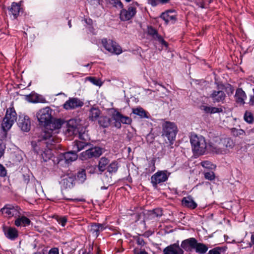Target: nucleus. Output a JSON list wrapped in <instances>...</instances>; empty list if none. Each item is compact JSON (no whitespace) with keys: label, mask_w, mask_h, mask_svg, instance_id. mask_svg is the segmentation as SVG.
<instances>
[{"label":"nucleus","mask_w":254,"mask_h":254,"mask_svg":"<svg viewBox=\"0 0 254 254\" xmlns=\"http://www.w3.org/2000/svg\"><path fill=\"white\" fill-rule=\"evenodd\" d=\"M233 140L229 137H216L210 144L212 152L216 154H226L235 146Z\"/></svg>","instance_id":"1"},{"label":"nucleus","mask_w":254,"mask_h":254,"mask_svg":"<svg viewBox=\"0 0 254 254\" xmlns=\"http://www.w3.org/2000/svg\"><path fill=\"white\" fill-rule=\"evenodd\" d=\"M52 137L51 133H46L45 132L43 135V139L42 140H38L37 142H32L34 151L38 154H40L41 158L44 162H47L52 159L53 154L51 149L46 148L47 147L48 139Z\"/></svg>","instance_id":"2"},{"label":"nucleus","mask_w":254,"mask_h":254,"mask_svg":"<svg viewBox=\"0 0 254 254\" xmlns=\"http://www.w3.org/2000/svg\"><path fill=\"white\" fill-rule=\"evenodd\" d=\"M177 132V127L174 123L166 122L162 125V136L167 139H165L166 144L165 147H167L168 149L173 148V145Z\"/></svg>","instance_id":"3"},{"label":"nucleus","mask_w":254,"mask_h":254,"mask_svg":"<svg viewBox=\"0 0 254 254\" xmlns=\"http://www.w3.org/2000/svg\"><path fill=\"white\" fill-rule=\"evenodd\" d=\"M190 141L194 154L202 155L205 152L207 143L204 137L193 134L191 136Z\"/></svg>","instance_id":"4"},{"label":"nucleus","mask_w":254,"mask_h":254,"mask_svg":"<svg viewBox=\"0 0 254 254\" xmlns=\"http://www.w3.org/2000/svg\"><path fill=\"white\" fill-rule=\"evenodd\" d=\"M81 120L77 119H72L66 123V131L69 135H79L80 139H84L82 132L84 131V127L81 123Z\"/></svg>","instance_id":"5"},{"label":"nucleus","mask_w":254,"mask_h":254,"mask_svg":"<svg viewBox=\"0 0 254 254\" xmlns=\"http://www.w3.org/2000/svg\"><path fill=\"white\" fill-rule=\"evenodd\" d=\"M52 110L47 107L39 110L36 113V117L40 126L47 127L52 120Z\"/></svg>","instance_id":"6"},{"label":"nucleus","mask_w":254,"mask_h":254,"mask_svg":"<svg viewBox=\"0 0 254 254\" xmlns=\"http://www.w3.org/2000/svg\"><path fill=\"white\" fill-rule=\"evenodd\" d=\"M0 211L4 217L9 219L14 217L15 219L18 216H20V215L25 213L18 205L10 204L5 205Z\"/></svg>","instance_id":"7"},{"label":"nucleus","mask_w":254,"mask_h":254,"mask_svg":"<svg viewBox=\"0 0 254 254\" xmlns=\"http://www.w3.org/2000/svg\"><path fill=\"white\" fill-rule=\"evenodd\" d=\"M102 43L106 50L112 53L119 55L122 52L121 47L112 40L103 39L102 40Z\"/></svg>","instance_id":"8"},{"label":"nucleus","mask_w":254,"mask_h":254,"mask_svg":"<svg viewBox=\"0 0 254 254\" xmlns=\"http://www.w3.org/2000/svg\"><path fill=\"white\" fill-rule=\"evenodd\" d=\"M102 154V149L99 147L89 148L81 153L80 158L82 160H87L92 158L99 157Z\"/></svg>","instance_id":"9"},{"label":"nucleus","mask_w":254,"mask_h":254,"mask_svg":"<svg viewBox=\"0 0 254 254\" xmlns=\"http://www.w3.org/2000/svg\"><path fill=\"white\" fill-rule=\"evenodd\" d=\"M168 175L166 171H158L151 177V182L153 187H156L157 185L167 180Z\"/></svg>","instance_id":"10"},{"label":"nucleus","mask_w":254,"mask_h":254,"mask_svg":"<svg viewBox=\"0 0 254 254\" xmlns=\"http://www.w3.org/2000/svg\"><path fill=\"white\" fill-rule=\"evenodd\" d=\"M83 105V103L77 98H69L63 105V108L66 110H73Z\"/></svg>","instance_id":"11"},{"label":"nucleus","mask_w":254,"mask_h":254,"mask_svg":"<svg viewBox=\"0 0 254 254\" xmlns=\"http://www.w3.org/2000/svg\"><path fill=\"white\" fill-rule=\"evenodd\" d=\"M164 254H184L183 250L179 246V241L170 245L163 250Z\"/></svg>","instance_id":"12"},{"label":"nucleus","mask_w":254,"mask_h":254,"mask_svg":"<svg viewBox=\"0 0 254 254\" xmlns=\"http://www.w3.org/2000/svg\"><path fill=\"white\" fill-rule=\"evenodd\" d=\"M18 125L22 131H29L31 128V121L29 117L25 115L20 116Z\"/></svg>","instance_id":"13"},{"label":"nucleus","mask_w":254,"mask_h":254,"mask_svg":"<svg viewBox=\"0 0 254 254\" xmlns=\"http://www.w3.org/2000/svg\"><path fill=\"white\" fill-rule=\"evenodd\" d=\"M136 8L132 6L128 7L127 10L123 9L120 12V18L122 21L130 19L136 13Z\"/></svg>","instance_id":"14"},{"label":"nucleus","mask_w":254,"mask_h":254,"mask_svg":"<svg viewBox=\"0 0 254 254\" xmlns=\"http://www.w3.org/2000/svg\"><path fill=\"white\" fill-rule=\"evenodd\" d=\"M196 241L197 240L194 238L186 239L182 242L181 248L186 251L191 252L193 249H194Z\"/></svg>","instance_id":"15"},{"label":"nucleus","mask_w":254,"mask_h":254,"mask_svg":"<svg viewBox=\"0 0 254 254\" xmlns=\"http://www.w3.org/2000/svg\"><path fill=\"white\" fill-rule=\"evenodd\" d=\"M226 97V94L222 90H213L210 95V98L214 103L223 102Z\"/></svg>","instance_id":"16"},{"label":"nucleus","mask_w":254,"mask_h":254,"mask_svg":"<svg viewBox=\"0 0 254 254\" xmlns=\"http://www.w3.org/2000/svg\"><path fill=\"white\" fill-rule=\"evenodd\" d=\"M3 232L6 237L14 240L18 237V231L14 227H3Z\"/></svg>","instance_id":"17"},{"label":"nucleus","mask_w":254,"mask_h":254,"mask_svg":"<svg viewBox=\"0 0 254 254\" xmlns=\"http://www.w3.org/2000/svg\"><path fill=\"white\" fill-rule=\"evenodd\" d=\"M75 180L74 176H64L61 181V184L64 189L71 188L73 186V182Z\"/></svg>","instance_id":"18"},{"label":"nucleus","mask_w":254,"mask_h":254,"mask_svg":"<svg viewBox=\"0 0 254 254\" xmlns=\"http://www.w3.org/2000/svg\"><path fill=\"white\" fill-rule=\"evenodd\" d=\"M106 227L105 224L94 223L90 226V232L97 237L100 232L105 229Z\"/></svg>","instance_id":"19"},{"label":"nucleus","mask_w":254,"mask_h":254,"mask_svg":"<svg viewBox=\"0 0 254 254\" xmlns=\"http://www.w3.org/2000/svg\"><path fill=\"white\" fill-rule=\"evenodd\" d=\"M83 134V138L84 139H80L81 140H75L73 142V149L76 152H79L81 150L83 149L85 147L90 145V143L86 142L85 141L86 139L84 137V133Z\"/></svg>","instance_id":"20"},{"label":"nucleus","mask_w":254,"mask_h":254,"mask_svg":"<svg viewBox=\"0 0 254 254\" xmlns=\"http://www.w3.org/2000/svg\"><path fill=\"white\" fill-rule=\"evenodd\" d=\"M20 215V216H18L15 219L14 225L17 227H25L29 225L31 221L24 216V213Z\"/></svg>","instance_id":"21"},{"label":"nucleus","mask_w":254,"mask_h":254,"mask_svg":"<svg viewBox=\"0 0 254 254\" xmlns=\"http://www.w3.org/2000/svg\"><path fill=\"white\" fill-rule=\"evenodd\" d=\"M173 13L172 11L168 10L163 12L161 14L160 17L165 21L166 24H168L170 21L174 22L176 20V17L175 15L171 14Z\"/></svg>","instance_id":"22"},{"label":"nucleus","mask_w":254,"mask_h":254,"mask_svg":"<svg viewBox=\"0 0 254 254\" xmlns=\"http://www.w3.org/2000/svg\"><path fill=\"white\" fill-rule=\"evenodd\" d=\"M235 98L237 103L241 104H244L247 99V96L245 92L241 89H238L235 93Z\"/></svg>","instance_id":"23"},{"label":"nucleus","mask_w":254,"mask_h":254,"mask_svg":"<svg viewBox=\"0 0 254 254\" xmlns=\"http://www.w3.org/2000/svg\"><path fill=\"white\" fill-rule=\"evenodd\" d=\"M122 115L119 112L117 111H114L112 115V119L114 121V125L118 128L121 127Z\"/></svg>","instance_id":"24"},{"label":"nucleus","mask_w":254,"mask_h":254,"mask_svg":"<svg viewBox=\"0 0 254 254\" xmlns=\"http://www.w3.org/2000/svg\"><path fill=\"white\" fill-rule=\"evenodd\" d=\"M63 124L64 121L62 119H56L53 121L52 120L47 127V128L49 127L50 129L53 131L54 130L60 128Z\"/></svg>","instance_id":"25"},{"label":"nucleus","mask_w":254,"mask_h":254,"mask_svg":"<svg viewBox=\"0 0 254 254\" xmlns=\"http://www.w3.org/2000/svg\"><path fill=\"white\" fill-rule=\"evenodd\" d=\"M25 99L29 102L32 103H45L46 100L44 99L40 98L38 95L35 93H31L25 96Z\"/></svg>","instance_id":"26"},{"label":"nucleus","mask_w":254,"mask_h":254,"mask_svg":"<svg viewBox=\"0 0 254 254\" xmlns=\"http://www.w3.org/2000/svg\"><path fill=\"white\" fill-rule=\"evenodd\" d=\"M182 204L186 207L191 209H194L197 206V204L194 201L190 196L184 197L182 199Z\"/></svg>","instance_id":"27"},{"label":"nucleus","mask_w":254,"mask_h":254,"mask_svg":"<svg viewBox=\"0 0 254 254\" xmlns=\"http://www.w3.org/2000/svg\"><path fill=\"white\" fill-rule=\"evenodd\" d=\"M4 118L11 122L14 123L17 120V114L14 108H10L7 109Z\"/></svg>","instance_id":"28"},{"label":"nucleus","mask_w":254,"mask_h":254,"mask_svg":"<svg viewBox=\"0 0 254 254\" xmlns=\"http://www.w3.org/2000/svg\"><path fill=\"white\" fill-rule=\"evenodd\" d=\"M8 9L10 12V13L13 16L14 18H15L19 15L20 9V5L18 3L12 2L11 6L8 7Z\"/></svg>","instance_id":"29"},{"label":"nucleus","mask_w":254,"mask_h":254,"mask_svg":"<svg viewBox=\"0 0 254 254\" xmlns=\"http://www.w3.org/2000/svg\"><path fill=\"white\" fill-rule=\"evenodd\" d=\"M109 162L110 160L108 158L105 157L101 158L98 165L99 170L101 172H104L107 169L108 167H107V166L109 164Z\"/></svg>","instance_id":"30"},{"label":"nucleus","mask_w":254,"mask_h":254,"mask_svg":"<svg viewBox=\"0 0 254 254\" xmlns=\"http://www.w3.org/2000/svg\"><path fill=\"white\" fill-rule=\"evenodd\" d=\"M64 158L65 160V162L69 163L76 160L77 158V155L76 152L73 150L72 151H69L65 153L64 154Z\"/></svg>","instance_id":"31"},{"label":"nucleus","mask_w":254,"mask_h":254,"mask_svg":"<svg viewBox=\"0 0 254 254\" xmlns=\"http://www.w3.org/2000/svg\"><path fill=\"white\" fill-rule=\"evenodd\" d=\"M201 109L203 110L205 113L210 114H214L223 112V109L221 107L218 108L203 106L201 107Z\"/></svg>","instance_id":"32"},{"label":"nucleus","mask_w":254,"mask_h":254,"mask_svg":"<svg viewBox=\"0 0 254 254\" xmlns=\"http://www.w3.org/2000/svg\"><path fill=\"white\" fill-rule=\"evenodd\" d=\"M100 115V110L97 108L92 107L89 111V118L90 120L93 121L98 118Z\"/></svg>","instance_id":"33"},{"label":"nucleus","mask_w":254,"mask_h":254,"mask_svg":"<svg viewBox=\"0 0 254 254\" xmlns=\"http://www.w3.org/2000/svg\"><path fill=\"white\" fill-rule=\"evenodd\" d=\"M194 249L195 252L200 254H205L208 250V247L204 244L198 243L196 241V244L195 246Z\"/></svg>","instance_id":"34"},{"label":"nucleus","mask_w":254,"mask_h":254,"mask_svg":"<svg viewBox=\"0 0 254 254\" xmlns=\"http://www.w3.org/2000/svg\"><path fill=\"white\" fill-rule=\"evenodd\" d=\"M132 113L141 118H148L147 112L141 107L132 109Z\"/></svg>","instance_id":"35"},{"label":"nucleus","mask_w":254,"mask_h":254,"mask_svg":"<svg viewBox=\"0 0 254 254\" xmlns=\"http://www.w3.org/2000/svg\"><path fill=\"white\" fill-rule=\"evenodd\" d=\"M98 123L102 127H107L111 124V119L106 116H101L99 119Z\"/></svg>","instance_id":"36"},{"label":"nucleus","mask_w":254,"mask_h":254,"mask_svg":"<svg viewBox=\"0 0 254 254\" xmlns=\"http://www.w3.org/2000/svg\"><path fill=\"white\" fill-rule=\"evenodd\" d=\"M163 215L161 208H156L148 212V215L150 219H154L161 217Z\"/></svg>","instance_id":"37"},{"label":"nucleus","mask_w":254,"mask_h":254,"mask_svg":"<svg viewBox=\"0 0 254 254\" xmlns=\"http://www.w3.org/2000/svg\"><path fill=\"white\" fill-rule=\"evenodd\" d=\"M13 124L14 123L4 118L1 123V127L3 130L6 132L10 129Z\"/></svg>","instance_id":"38"},{"label":"nucleus","mask_w":254,"mask_h":254,"mask_svg":"<svg viewBox=\"0 0 254 254\" xmlns=\"http://www.w3.org/2000/svg\"><path fill=\"white\" fill-rule=\"evenodd\" d=\"M231 133L235 137H239L246 135L245 131L242 129L233 127L230 129Z\"/></svg>","instance_id":"39"},{"label":"nucleus","mask_w":254,"mask_h":254,"mask_svg":"<svg viewBox=\"0 0 254 254\" xmlns=\"http://www.w3.org/2000/svg\"><path fill=\"white\" fill-rule=\"evenodd\" d=\"M119 168L118 163L116 161H113L107 167V171L110 173H116Z\"/></svg>","instance_id":"40"},{"label":"nucleus","mask_w":254,"mask_h":254,"mask_svg":"<svg viewBox=\"0 0 254 254\" xmlns=\"http://www.w3.org/2000/svg\"><path fill=\"white\" fill-rule=\"evenodd\" d=\"M77 181L79 183H83L86 179V175L85 173V171L84 170H82L79 171L77 173Z\"/></svg>","instance_id":"41"},{"label":"nucleus","mask_w":254,"mask_h":254,"mask_svg":"<svg viewBox=\"0 0 254 254\" xmlns=\"http://www.w3.org/2000/svg\"><path fill=\"white\" fill-rule=\"evenodd\" d=\"M244 118L245 121L249 124H252L254 122V117L253 114L249 111L245 112Z\"/></svg>","instance_id":"42"},{"label":"nucleus","mask_w":254,"mask_h":254,"mask_svg":"<svg viewBox=\"0 0 254 254\" xmlns=\"http://www.w3.org/2000/svg\"><path fill=\"white\" fill-rule=\"evenodd\" d=\"M201 166L209 170H213L215 168L216 166L209 161H203L201 162Z\"/></svg>","instance_id":"43"},{"label":"nucleus","mask_w":254,"mask_h":254,"mask_svg":"<svg viewBox=\"0 0 254 254\" xmlns=\"http://www.w3.org/2000/svg\"><path fill=\"white\" fill-rule=\"evenodd\" d=\"M204 175L205 178L210 181L214 180L215 177V174L213 171L205 172Z\"/></svg>","instance_id":"44"},{"label":"nucleus","mask_w":254,"mask_h":254,"mask_svg":"<svg viewBox=\"0 0 254 254\" xmlns=\"http://www.w3.org/2000/svg\"><path fill=\"white\" fill-rule=\"evenodd\" d=\"M88 79L91 83L94 85L100 86L102 84V83L100 80L97 79L95 77H88Z\"/></svg>","instance_id":"45"},{"label":"nucleus","mask_w":254,"mask_h":254,"mask_svg":"<svg viewBox=\"0 0 254 254\" xmlns=\"http://www.w3.org/2000/svg\"><path fill=\"white\" fill-rule=\"evenodd\" d=\"M153 38L158 40L162 44L165 45L166 47L167 46V42L163 39L161 36L159 35L158 33L153 37Z\"/></svg>","instance_id":"46"},{"label":"nucleus","mask_w":254,"mask_h":254,"mask_svg":"<svg viewBox=\"0 0 254 254\" xmlns=\"http://www.w3.org/2000/svg\"><path fill=\"white\" fill-rule=\"evenodd\" d=\"M131 121L132 120L130 118L127 116H124V115H122L121 123L124 124L129 125L131 124Z\"/></svg>","instance_id":"47"},{"label":"nucleus","mask_w":254,"mask_h":254,"mask_svg":"<svg viewBox=\"0 0 254 254\" xmlns=\"http://www.w3.org/2000/svg\"><path fill=\"white\" fill-rule=\"evenodd\" d=\"M222 250V248L220 247H216L211 250H210L208 252V254H221L220 251Z\"/></svg>","instance_id":"48"},{"label":"nucleus","mask_w":254,"mask_h":254,"mask_svg":"<svg viewBox=\"0 0 254 254\" xmlns=\"http://www.w3.org/2000/svg\"><path fill=\"white\" fill-rule=\"evenodd\" d=\"M57 221L60 224H61L63 227H64L65 226L67 222V219L64 217H59L57 219Z\"/></svg>","instance_id":"49"},{"label":"nucleus","mask_w":254,"mask_h":254,"mask_svg":"<svg viewBox=\"0 0 254 254\" xmlns=\"http://www.w3.org/2000/svg\"><path fill=\"white\" fill-rule=\"evenodd\" d=\"M148 33L149 35H152L153 37L155 36L158 33L157 30L152 27L148 28Z\"/></svg>","instance_id":"50"},{"label":"nucleus","mask_w":254,"mask_h":254,"mask_svg":"<svg viewBox=\"0 0 254 254\" xmlns=\"http://www.w3.org/2000/svg\"><path fill=\"white\" fill-rule=\"evenodd\" d=\"M246 135L249 136L250 138L254 139V127L247 131Z\"/></svg>","instance_id":"51"},{"label":"nucleus","mask_w":254,"mask_h":254,"mask_svg":"<svg viewBox=\"0 0 254 254\" xmlns=\"http://www.w3.org/2000/svg\"><path fill=\"white\" fill-rule=\"evenodd\" d=\"M5 149V145L1 143H0V158L3 156Z\"/></svg>","instance_id":"52"},{"label":"nucleus","mask_w":254,"mask_h":254,"mask_svg":"<svg viewBox=\"0 0 254 254\" xmlns=\"http://www.w3.org/2000/svg\"><path fill=\"white\" fill-rule=\"evenodd\" d=\"M6 172L5 168L0 164V176L1 177H4L6 175Z\"/></svg>","instance_id":"53"},{"label":"nucleus","mask_w":254,"mask_h":254,"mask_svg":"<svg viewBox=\"0 0 254 254\" xmlns=\"http://www.w3.org/2000/svg\"><path fill=\"white\" fill-rule=\"evenodd\" d=\"M48 254H59V249L58 248H52L49 251Z\"/></svg>","instance_id":"54"},{"label":"nucleus","mask_w":254,"mask_h":254,"mask_svg":"<svg viewBox=\"0 0 254 254\" xmlns=\"http://www.w3.org/2000/svg\"><path fill=\"white\" fill-rule=\"evenodd\" d=\"M114 3L116 7H119L120 8H123V4L122 3V2L119 0H114Z\"/></svg>","instance_id":"55"},{"label":"nucleus","mask_w":254,"mask_h":254,"mask_svg":"<svg viewBox=\"0 0 254 254\" xmlns=\"http://www.w3.org/2000/svg\"><path fill=\"white\" fill-rule=\"evenodd\" d=\"M137 244L138 245H140V246H143L145 244V242H144V240L142 239V238H138L137 239Z\"/></svg>","instance_id":"56"},{"label":"nucleus","mask_w":254,"mask_h":254,"mask_svg":"<svg viewBox=\"0 0 254 254\" xmlns=\"http://www.w3.org/2000/svg\"><path fill=\"white\" fill-rule=\"evenodd\" d=\"M149 3L152 6H155L158 3V1L157 0H149Z\"/></svg>","instance_id":"57"},{"label":"nucleus","mask_w":254,"mask_h":254,"mask_svg":"<svg viewBox=\"0 0 254 254\" xmlns=\"http://www.w3.org/2000/svg\"><path fill=\"white\" fill-rule=\"evenodd\" d=\"M138 254H148V253L145 251H141L138 253Z\"/></svg>","instance_id":"58"},{"label":"nucleus","mask_w":254,"mask_h":254,"mask_svg":"<svg viewBox=\"0 0 254 254\" xmlns=\"http://www.w3.org/2000/svg\"><path fill=\"white\" fill-rule=\"evenodd\" d=\"M68 24L69 26V27H71V21H69L68 22Z\"/></svg>","instance_id":"59"},{"label":"nucleus","mask_w":254,"mask_h":254,"mask_svg":"<svg viewBox=\"0 0 254 254\" xmlns=\"http://www.w3.org/2000/svg\"><path fill=\"white\" fill-rule=\"evenodd\" d=\"M127 2H129L131 0H125Z\"/></svg>","instance_id":"60"},{"label":"nucleus","mask_w":254,"mask_h":254,"mask_svg":"<svg viewBox=\"0 0 254 254\" xmlns=\"http://www.w3.org/2000/svg\"><path fill=\"white\" fill-rule=\"evenodd\" d=\"M72 200H74V201H75V200H76H76H78L77 199H72Z\"/></svg>","instance_id":"61"}]
</instances>
